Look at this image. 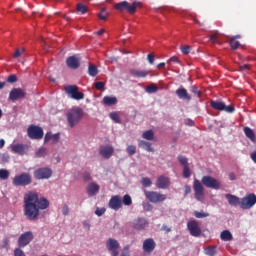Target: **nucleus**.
<instances>
[{
  "label": "nucleus",
  "mask_w": 256,
  "mask_h": 256,
  "mask_svg": "<svg viewBox=\"0 0 256 256\" xmlns=\"http://www.w3.org/2000/svg\"><path fill=\"white\" fill-rule=\"evenodd\" d=\"M49 207V200L39 198L37 192L30 191L24 195V216L28 221H37L39 211Z\"/></svg>",
  "instance_id": "obj_1"
},
{
  "label": "nucleus",
  "mask_w": 256,
  "mask_h": 256,
  "mask_svg": "<svg viewBox=\"0 0 256 256\" xmlns=\"http://www.w3.org/2000/svg\"><path fill=\"white\" fill-rule=\"evenodd\" d=\"M83 109L80 107L72 108L67 113V122L69 127L73 129L76 125H79L81 123V119H83Z\"/></svg>",
  "instance_id": "obj_2"
},
{
  "label": "nucleus",
  "mask_w": 256,
  "mask_h": 256,
  "mask_svg": "<svg viewBox=\"0 0 256 256\" xmlns=\"http://www.w3.org/2000/svg\"><path fill=\"white\" fill-rule=\"evenodd\" d=\"M137 7H141V2H133L132 4H130L127 1H122L116 3L114 6L116 11H127V13H129L130 15H134V13H137Z\"/></svg>",
  "instance_id": "obj_3"
},
{
  "label": "nucleus",
  "mask_w": 256,
  "mask_h": 256,
  "mask_svg": "<svg viewBox=\"0 0 256 256\" xmlns=\"http://www.w3.org/2000/svg\"><path fill=\"white\" fill-rule=\"evenodd\" d=\"M31 182V174L26 172L16 175L12 180L14 187H27V185H31Z\"/></svg>",
  "instance_id": "obj_4"
},
{
  "label": "nucleus",
  "mask_w": 256,
  "mask_h": 256,
  "mask_svg": "<svg viewBox=\"0 0 256 256\" xmlns=\"http://www.w3.org/2000/svg\"><path fill=\"white\" fill-rule=\"evenodd\" d=\"M144 195L146 199L150 201V203L157 204V203H163V201H167V195L158 191L145 190Z\"/></svg>",
  "instance_id": "obj_5"
},
{
  "label": "nucleus",
  "mask_w": 256,
  "mask_h": 256,
  "mask_svg": "<svg viewBox=\"0 0 256 256\" xmlns=\"http://www.w3.org/2000/svg\"><path fill=\"white\" fill-rule=\"evenodd\" d=\"M210 107L216 111H225V113H235V106L225 105V102L219 100H211Z\"/></svg>",
  "instance_id": "obj_6"
},
{
  "label": "nucleus",
  "mask_w": 256,
  "mask_h": 256,
  "mask_svg": "<svg viewBox=\"0 0 256 256\" xmlns=\"http://www.w3.org/2000/svg\"><path fill=\"white\" fill-rule=\"evenodd\" d=\"M202 184L208 189H215L216 191H219V189H221V181L213 178V176H204L202 178Z\"/></svg>",
  "instance_id": "obj_7"
},
{
  "label": "nucleus",
  "mask_w": 256,
  "mask_h": 256,
  "mask_svg": "<svg viewBox=\"0 0 256 256\" xmlns=\"http://www.w3.org/2000/svg\"><path fill=\"white\" fill-rule=\"evenodd\" d=\"M255 205H256L255 193H250L240 200V209H244V210L251 209V207Z\"/></svg>",
  "instance_id": "obj_8"
},
{
  "label": "nucleus",
  "mask_w": 256,
  "mask_h": 256,
  "mask_svg": "<svg viewBox=\"0 0 256 256\" xmlns=\"http://www.w3.org/2000/svg\"><path fill=\"white\" fill-rule=\"evenodd\" d=\"M65 92L76 101H81V99H85V94L83 92H79V87H77V85L66 86Z\"/></svg>",
  "instance_id": "obj_9"
},
{
  "label": "nucleus",
  "mask_w": 256,
  "mask_h": 256,
  "mask_svg": "<svg viewBox=\"0 0 256 256\" xmlns=\"http://www.w3.org/2000/svg\"><path fill=\"white\" fill-rule=\"evenodd\" d=\"M27 135L29 139H43V128L36 126V125H30L27 129Z\"/></svg>",
  "instance_id": "obj_10"
},
{
  "label": "nucleus",
  "mask_w": 256,
  "mask_h": 256,
  "mask_svg": "<svg viewBox=\"0 0 256 256\" xmlns=\"http://www.w3.org/2000/svg\"><path fill=\"white\" fill-rule=\"evenodd\" d=\"M193 189H194V197L197 201H203L205 199V192L203 188V184L198 179H195L193 182Z\"/></svg>",
  "instance_id": "obj_11"
},
{
  "label": "nucleus",
  "mask_w": 256,
  "mask_h": 256,
  "mask_svg": "<svg viewBox=\"0 0 256 256\" xmlns=\"http://www.w3.org/2000/svg\"><path fill=\"white\" fill-rule=\"evenodd\" d=\"M51 175H53L51 168H39L34 171V177L37 180L50 179Z\"/></svg>",
  "instance_id": "obj_12"
},
{
  "label": "nucleus",
  "mask_w": 256,
  "mask_h": 256,
  "mask_svg": "<svg viewBox=\"0 0 256 256\" xmlns=\"http://www.w3.org/2000/svg\"><path fill=\"white\" fill-rule=\"evenodd\" d=\"M27 92L21 88H13L9 93V101H19V99H25Z\"/></svg>",
  "instance_id": "obj_13"
},
{
  "label": "nucleus",
  "mask_w": 256,
  "mask_h": 256,
  "mask_svg": "<svg viewBox=\"0 0 256 256\" xmlns=\"http://www.w3.org/2000/svg\"><path fill=\"white\" fill-rule=\"evenodd\" d=\"M33 232L28 231L23 233L22 235H20L19 239H18V246L20 248L23 247H27V245H29V243H31V241H33Z\"/></svg>",
  "instance_id": "obj_14"
},
{
  "label": "nucleus",
  "mask_w": 256,
  "mask_h": 256,
  "mask_svg": "<svg viewBox=\"0 0 256 256\" xmlns=\"http://www.w3.org/2000/svg\"><path fill=\"white\" fill-rule=\"evenodd\" d=\"M187 228L192 237H200L201 236V228L199 227V223L195 220L189 221L187 224Z\"/></svg>",
  "instance_id": "obj_15"
},
{
  "label": "nucleus",
  "mask_w": 256,
  "mask_h": 256,
  "mask_svg": "<svg viewBox=\"0 0 256 256\" xmlns=\"http://www.w3.org/2000/svg\"><path fill=\"white\" fill-rule=\"evenodd\" d=\"M109 207L114 211H119V209L123 207V200L121 199V196L119 195L112 196L111 199L109 200Z\"/></svg>",
  "instance_id": "obj_16"
},
{
  "label": "nucleus",
  "mask_w": 256,
  "mask_h": 256,
  "mask_svg": "<svg viewBox=\"0 0 256 256\" xmlns=\"http://www.w3.org/2000/svg\"><path fill=\"white\" fill-rule=\"evenodd\" d=\"M61 139V134L56 133L53 134L51 132H47L44 136V144L51 143V145H57Z\"/></svg>",
  "instance_id": "obj_17"
},
{
  "label": "nucleus",
  "mask_w": 256,
  "mask_h": 256,
  "mask_svg": "<svg viewBox=\"0 0 256 256\" xmlns=\"http://www.w3.org/2000/svg\"><path fill=\"white\" fill-rule=\"evenodd\" d=\"M157 189H169L171 185V180L167 176H159L155 183Z\"/></svg>",
  "instance_id": "obj_18"
},
{
  "label": "nucleus",
  "mask_w": 256,
  "mask_h": 256,
  "mask_svg": "<svg viewBox=\"0 0 256 256\" xmlns=\"http://www.w3.org/2000/svg\"><path fill=\"white\" fill-rule=\"evenodd\" d=\"M155 247H157L155 240L153 238H147L143 242L142 249L144 253H153V251H155Z\"/></svg>",
  "instance_id": "obj_19"
},
{
  "label": "nucleus",
  "mask_w": 256,
  "mask_h": 256,
  "mask_svg": "<svg viewBox=\"0 0 256 256\" xmlns=\"http://www.w3.org/2000/svg\"><path fill=\"white\" fill-rule=\"evenodd\" d=\"M99 153L104 159H111V157H113V153H115V149L113 146L109 145L100 146Z\"/></svg>",
  "instance_id": "obj_20"
},
{
  "label": "nucleus",
  "mask_w": 256,
  "mask_h": 256,
  "mask_svg": "<svg viewBox=\"0 0 256 256\" xmlns=\"http://www.w3.org/2000/svg\"><path fill=\"white\" fill-rule=\"evenodd\" d=\"M66 65L69 69H79L81 65V58L76 55L70 56L66 59Z\"/></svg>",
  "instance_id": "obj_21"
},
{
  "label": "nucleus",
  "mask_w": 256,
  "mask_h": 256,
  "mask_svg": "<svg viewBox=\"0 0 256 256\" xmlns=\"http://www.w3.org/2000/svg\"><path fill=\"white\" fill-rule=\"evenodd\" d=\"M149 225L145 218H137L133 221V227L136 231H143Z\"/></svg>",
  "instance_id": "obj_22"
},
{
  "label": "nucleus",
  "mask_w": 256,
  "mask_h": 256,
  "mask_svg": "<svg viewBox=\"0 0 256 256\" xmlns=\"http://www.w3.org/2000/svg\"><path fill=\"white\" fill-rule=\"evenodd\" d=\"M130 75H132V77H136V79H145V77H147V75H149V71L148 70L131 69Z\"/></svg>",
  "instance_id": "obj_23"
},
{
  "label": "nucleus",
  "mask_w": 256,
  "mask_h": 256,
  "mask_svg": "<svg viewBox=\"0 0 256 256\" xmlns=\"http://www.w3.org/2000/svg\"><path fill=\"white\" fill-rule=\"evenodd\" d=\"M226 199L229 203V205H231L232 207H237V205H239V207H241V199L233 194H226Z\"/></svg>",
  "instance_id": "obj_24"
},
{
  "label": "nucleus",
  "mask_w": 256,
  "mask_h": 256,
  "mask_svg": "<svg viewBox=\"0 0 256 256\" xmlns=\"http://www.w3.org/2000/svg\"><path fill=\"white\" fill-rule=\"evenodd\" d=\"M176 95L179 99H184L185 101H191V95L187 92L185 88H179L176 90Z\"/></svg>",
  "instance_id": "obj_25"
},
{
  "label": "nucleus",
  "mask_w": 256,
  "mask_h": 256,
  "mask_svg": "<svg viewBox=\"0 0 256 256\" xmlns=\"http://www.w3.org/2000/svg\"><path fill=\"white\" fill-rule=\"evenodd\" d=\"M151 145L152 144L150 142H147L145 140H140L138 142V147L140 149H144L145 151H148V153H155V149Z\"/></svg>",
  "instance_id": "obj_26"
},
{
  "label": "nucleus",
  "mask_w": 256,
  "mask_h": 256,
  "mask_svg": "<svg viewBox=\"0 0 256 256\" xmlns=\"http://www.w3.org/2000/svg\"><path fill=\"white\" fill-rule=\"evenodd\" d=\"M106 246L108 251H112V253H115V251L119 249V242L115 239L110 238L108 239Z\"/></svg>",
  "instance_id": "obj_27"
},
{
  "label": "nucleus",
  "mask_w": 256,
  "mask_h": 256,
  "mask_svg": "<svg viewBox=\"0 0 256 256\" xmlns=\"http://www.w3.org/2000/svg\"><path fill=\"white\" fill-rule=\"evenodd\" d=\"M87 193L90 197H94L99 193V185L95 182L90 183L87 187Z\"/></svg>",
  "instance_id": "obj_28"
},
{
  "label": "nucleus",
  "mask_w": 256,
  "mask_h": 256,
  "mask_svg": "<svg viewBox=\"0 0 256 256\" xmlns=\"http://www.w3.org/2000/svg\"><path fill=\"white\" fill-rule=\"evenodd\" d=\"M12 153L17 155H25L26 147L23 144H16L11 147Z\"/></svg>",
  "instance_id": "obj_29"
},
{
  "label": "nucleus",
  "mask_w": 256,
  "mask_h": 256,
  "mask_svg": "<svg viewBox=\"0 0 256 256\" xmlns=\"http://www.w3.org/2000/svg\"><path fill=\"white\" fill-rule=\"evenodd\" d=\"M244 134L247 137V139L252 141V143L256 142V136L253 129H251L250 127H244Z\"/></svg>",
  "instance_id": "obj_30"
},
{
  "label": "nucleus",
  "mask_w": 256,
  "mask_h": 256,
  "mask_svg": "<svg viewBox=\"0 0 256 256\" xmlns=\"http://www.w3.org/2000/svg\"><path fill=\"white\" fill-rule=\"evenodd\" d=\"M103 103L107 105V107H113V105H117V97L105 96Z\"/></svg>",
  "instance_id": "obj_31"
},
{
  "label": "nucleus",
  "mask_w": 256,
  "mask_h": 256,
  "mask_svg": "<svg viewBox=\"0 0 256 256\" xmlns=\"http://www.w3.org/2000/svg\"><path fill=\"white\" fill-rule=\"evenodd\" d=\"M220 239L222 241H233V234H231L229 230H224L220 234Z\"/></svg>",
  "instance_id": "obj_32"
},
{
  "label": "nucleus",
  "mask_w": 256,
  "mask_h": 256,
  "mask_svg": "<svg viewBox=\"0 0 256 256\" xmlns=\"http://www.w3.org/2000/svg\"><path fill=\"white\" fill-rule=\"evenodd\" d=\"M142 138L146 141H153L155 139V132L153 130H146L142 134Z\"/></svg>",
  "instance_id": "obj_33"
},
{
  "label": "nucleus",
  "mask_w": 256,
  "mask_h": 256,
  "mask_svg": "<svg viewBox=\"0 0 256 256\" xmlns=\"http://www.w3.org/2000/svg\"><path fill=\"white\" fill-rule=\"evenodd\" d=\"M98 74H99V70L97 69V66L90 64L88 66V75L90 77H97Z\"/></svg>",
  "instance_id": "obj_34"
},
{
  "label": "nucleus",
  "mask_w": 256,
  "mask_h": 256,
  "mask_svg": "<svg viewBox=\"0 0 256 256\" xmlns=\"http://www.w3.org/2000/svg\"><path fill=\"white\" fill-rule=\"evenodd\" d=\"M220 35H221V33H219V31H212V35L209 36V40L212 43H219Z\"/></svg>",
  "instance_id": "obj_35"
},
{
  "label": "nucleus",
  "mask_w": 256,
  "mask_h": 256,
  "mask_svg": "<svg viewBox=\"0 0 256 256\" xmlns=\"http://www.w3.org/2000/svg\"><path fill=\"white\" fill-rule=\"evenodd\" d=\"M229 45L231 49L235 50V49H239V47L241 46V42H239L238 40H235V38H230Z\"/></svg>",
  "instance_id": "obj_36"
},
{
  "label": "nucleus",
  "mask_w": 256,
  "mask_h": 256,
  "mask_svg": "<svg viewBox=\"0 0 256 256\" xmlns=\"http://www.w3.org/2000/svg\"><path fill=\"white\" fill-rule=\"evenodd\" d=\"M87 11H89V9L83 3L77 4V12L78 13H81V15H85V13H87Z\"/></svg>",
  "instance_id": "obj_37"
},
{
  "label": "nucleus",
  "mask_w": 256,
  "mask_h": 256,
  "mask_svg": "<svg viewBox=\"0 0 256 256\" xmlns=\"http://www.w3.org/2000/svg\"><path fill=\"white\" fill-rule=\"evenodd\" d=\"M122 203L123 205L129 207L130 205H133V199H131V196L129 194H125Z\"/></svg>",
  "instance_id": "obj_38"
},
{
  "label": "nucleus",
  "mask_w": 256,
  "mask_h": 256,
  "mask_svg": "<svg viewBox=\"0 0 256 256\" xmlns=\"http://www.w3.org/2000/svg\"><path fill=\"white\" fill-rule=\"evenodd\" d=\"M178 161L180 165H183V167H188L189 166V159L183 155H178Z\"/></svg>",
  "instance_id": "obj_39"
},
{
  "label": "nucleus",
  "mask_w": 256,
  "mask_h": 256,
  "mask_svg": "<svg viewBox=\"0 0 256 256\" xmlns=\"http://www.w3.org/2000/svg\"><path fill=\"white\" fill-rule=\"evenodd\" d=\"M46 155H47V148L45 147H40L36 152V157L38 158L45 157Z\"/></svg>",
  "instance_id": "obj_40"
},
{
  "label": "nucleus",
  "mask_w": 256,
  "mask_h": 256,
  "mask_svg": "<svg viewBox=\"0 0 256 256\" xmlns=\"http://www.w3.org/2000/svg\"><path fill=\"white\" fill-rule=\"evenodd\" d=\"M126 151H127L128 155L130 157H132V155H135V153H137V147L135 145H129L126 148Z\"/></svg>",
  "instance_id": "obj_41"
},
{
  "label": "nucleus",
  "mask_w": 256,
  "mask_h": 256,
  "mask_svg": "<svg viewBox=\"0 0 256 256\" xmlns=\"http://www.w3.org/2000/svg\"><path fill=\"white\" fill-rule=\"evenodd\" d=\"M157 91H159V87H157V85H155V84H151L146 87L147 93H157Z\"/></svg>",
  "instance_id": "obj_42"
},
{
  "label": "nucleus",
  "mask_w": 256,
  "mask_h": 256,
  "mask_svg": "<svg viewBox=\"0 0 256 256\" xmlns=\"http://www.w3.org/2000/svg\"><path fill=\"white\" fill-rule=\"evenodd\" d=\"M0 179H3L4 181L9 179V170L0 169Z\"/></svg>",
  "instance_id": "obj_43"
},
{
  "label": "nucleus",
  "mask_w": 256,
  "mask_h": 256,
  "mask_svg": "<svg viewBox=\"0 0 256 256\" xmlns=\"http://www.w3.org/2000/svg\"><path fill=\"white\" fill-rule=\"evenodd\" d=\"M194 217H196V219H205V217H209V213L195 211Z\"/></svg>",
  "instance_id": "obj_44"
},
{
  "label": "nucleus",
  "mask_w": 256,
  "mask_h": 256,
  "mask_svg": "<svg viewBox=\"0 0 256 256\" xmlns=\"http://www.w3.org/2000/svg\"><path fill=\"white\" fill-rule=\"evenodd\" d=\"M141 183L143 187H151L153 185V182H151V179L147 177L142 178Z\"/></svg>",
  "instance_id": "obj_45"
},
{
  "label": "nucleus",
  "mask_w": 256,
  "mask_h": 256,
  "mask_svg": "<svg viewBox=\"0 0 256 256\" xmlns=\"http://www.w3.org/2000/svg\"><path fill=\"white\" fill-rule=\"evenodd\" d=\"M183 177L184 179H189V177H191V169L189 168V166H184Z\"/></svg>",
  "instance_id": "obj_46"
},
{
  "label": "nucleus",
  "mask_w": 256,
  "mask_h": 256,
  "mask_svg": "<svg viewBox=\"0 0 256 256\" xmlns=\"http://www.w3.org/2000/svg\"><path fill=\"white\" fill-rule=\"evenodd\" d=\"M98 17L102 21H106L107 20V10H105V8H102L100 13L98 14Z\"/></svg>",
  "instance_id": "obj_47"
},
{
  "label": "nucleus",
  "mask_w": 256,
  "mask_h": 256,
  "mask_svg": "<svg viewBox=\"0 0 256 256\" xmlns=\"http://www.w3.org/2000/svg\"><path fill=\"white\" fill-rule=\"evenodd\" d=\"M110 119L115 121V123H121V119L119 118V114H117V112L110 113Z\"/></svg>",
  "instance_id": "obj_48"
},
{
  "label": "nucleus",
  "mask_w": 256,
  "mask_h": 256,
  "mask_svg": "<svg viewBox=\"0 0 256 256\" xmlns=\"http://www.w3.org/2000/svg\"><path fill=\"white\" fill-rule=\"evenodd\" d=\"M24 53H25V48L16 49L13 54V57H14V59H18V57H21V55Z\"/></svg>",
  "instance_id": "obj_49"
},
{
  "label": "nucleus",
  "mask_w": 256,
  "mask_h": 256,
  "mask_svg": "<svg viewBox=\"0 0 256 256\" xmlns=\"http://www.w3.org/2000/svg\"><path fill=\"white\" fill-rule=\"evenodd\" d=\"M191 93H194V95H196V97H198V99H201V90L197 89V87L192 86L190 88Z\"/></svg>",
  "instance_id": "obj_50"
},
{
  "label": "nucleus",
  "mask_w": 256,
  "mask_h": 256,
  "mask_svg": "<svg viewBox=\"0 0 256 256\" xmlns=\"http://www.w3.org/2000/svg\"><path fill=\"white\" fill-rule=\"evenodd\" d=\"M180 51L183 53V55H189L191 53V47L189 46H181Z\"/></svg>",
  "instance_id": "obj_51"
},
{
  "label": "nucleus",
  "mask_w": 256,
  "mask_h": 256,
  "mask_svg": "<svg viewBox=\"0 0 256 256\" xmlns=\"http://www.w3.org/2000/svg\"><path fill=\"white\" fill-rule=\"evenodd\" d=\"M206 255L214 256L215 255V247L210 246L205 249Z\"/></svg>",
  "instance_id": "obj_52"
},
{
  "label": "nucleus",
  "mask_w": 256,
  "mask_h": 256,
  "mask_svg": "<svg viewBox=\"0 0 256 256\" xmlns=\"http://www.w3.org/2000/svg\"><path fill=\"white\" fill-rule=\"evenodd\" d=\"M168 65H171V63H176L179 64L181 61H179V58L177 56H172L170 59L167 61Z\"/></svg>",
  "instance_id": "obj_53"
},
{
  "label": "nucleus",
  "mask_w": 256,
  "mask_h": 256,
  "mask_svg": "<svg viewBox=\"0 0 256 256\" xmlns=\"http://www.w3.org/2000/svg\"><path fill=\"white\" fill-rule=\"evenodd\" d=\"M7 83H17V75L12 74L8 76Z\"/></svg>",
  "instance_id": "obj_54"
},
{
  "label": "nucleus",
  "mask_w": 256,
  "mask_h": 256,
  "mask_svg": "<svg viewBox=\"0 0 256 256\" xmlns=\"http://www.w3.org/2000/svg\"><path fill=\"white\" fill-rule=\"evenodd\" d=\"M95 88L98 91H101L105 88V82H95Z\"/></svg>",
  "instance_id": "obj_55"
},
{
  "label": "nucleus",
  "mask_w": 256,
  "mask_h": 256,
  "mask_svg": "<svg viewBox=\"0 0 256 256\" xmlns=\"http://www.w3.org/2000/svg\"><path fill=\"white\" fill-rule=\"evenodd\" d=\"M147 59H148V63L150 65H154V63H155V55L154 54H152V53L148 54Z\"/></svg>",
  "instance_id": "obj_56"
},
{
  "label": "nucleus",
  "mask_w": 256,
  "mask_h": 256,
  "mask_svg": "<svg viewBox=\"0 0 256 256\" xmlns=\"http://www.w3.org/2000/svg\"><path fill=\"white\" fill-rule=\"evenodd\" d=\"M14 256H26V255H25V252H23L21 248H15Z\"/></svg>",
  "instance_id": "obj_57"
},
{
  "label": "nucleus",
  "mask_w": 256,
  "mask_h": 256,
  "mask_svg": "<svg viewBox=\"0 0 256 256\" xmlns=\"http://www.w3.org/2000/svg\"><path fill=\"white\" fill-rule=\"evenodd\" d=\"M105 213V208H97L95 211V215L101 217Z\"/></svg>",
  "instance_id": "obj_58"
},
{
  "label": "nucleus",
  "mask_w": 256,
  "mask_h": 256,
  "mask_svg": "<svg viewBox=\"0 0 256 256\" xmlns=\"http://www.w3.org/2000/svg\"><path fill=\"white\" fill-rule=\"evenodd\" d=\"M189 193H191V186L186 184L184 186V197H187V195H189Z\"/></svg>",
  "instance_id": "obj_59"
},
{
  "label": "nucleus",
  "mask_w": 256,
  "mask_h": 256,
  "mask_svg": "<svg viewBox=\"0 0 256 256\" xmlns=\"http://www.w3.org/2000/svg\"><path fill=\"white\" fill-rule=\"evenodd\" d=\"M83 179L84 181H91V174H89V172H85L83 174Z\"/></svg>",
  "instance_id": "obj_60"
},
{
  "label": "nucleus",
  "mask_w": 256,
  "mask_h": 256,
  "mask_svg": "<svg viewBox=\"0 0 256 256\" xmlns=\"http://www.w3.org/2000/svg\"><path fill=\"white\" fill-rule=\"evenodd\" d=\"M63 215H69V206L64 205L62 208Z\"/></svg>",
  "instance_id": "obj_61"
},
{
  "label": "nucleus",
  "mask_w": 256,
  "mask_h": 256,
  "mask_svg": "<svg viewBox=\"0 0 256 256\" xmlns=\"http://www.w3.org/2000/svg\"><path fill=\"white\" fill-rule=\"evenodd\" d=\"M250 66L249 64H244L240 66V71H249Z\"/></svg>",
  "instance_id": "obj_62"
},
{
  "label": "nucleus",
  "mask_w": 256,
  "mask_h": 256,
  "mask_svg": "<svg viewBox=\"0 0 256 256\" xmlns=\"http://www.w3.org/2000/svg\"><path fill=\"white\" fill-rule=\"evenodd\" d=\"M250 158H251V160L253 161V163H256V151H254V152H252V153L250 154Z\"/></svg>",
  "instance_id": "obj_63"
},
{
  "label": "nucleus",
  "mask_w": 256,
  "mask_h": 256,
  "mask_svg": "<svg viewBox=\"0 0 256 256\" xmlns=\"http://www.w3.org/2000/svg\"><path fill=\"white\" fill-rule=\"evenodd\" d=\"M229 179H230V181H235V179H237V176H235V173L231 172L229 174Z\"/></svg>",
  "instance_id": "obj_64"
}]
</instances>
